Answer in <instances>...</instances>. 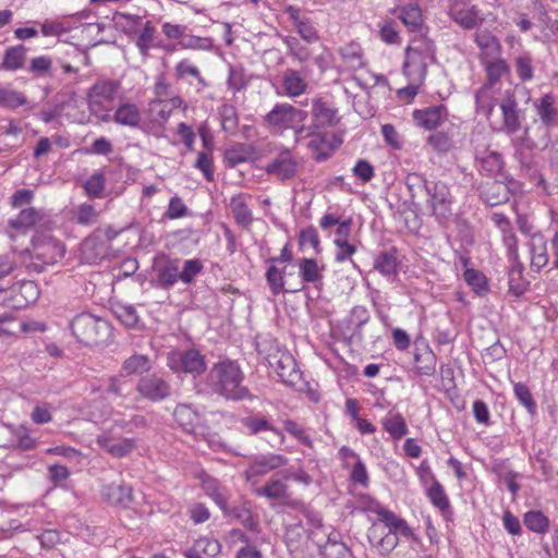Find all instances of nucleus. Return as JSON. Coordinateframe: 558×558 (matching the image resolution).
Listing matches in <instances>:
<instances>
[{
    "label": "nucleus",
    "mask_w": 558,
    "mask_h": 558,
    "mask_svg": "<svg viewBox=\"0 0 558 558\" xmlns=\"http://www.w3.org/2000/svg\"><path fill=\"white\" fill-rule=\"evenodd\" d=\"M244 374L232 360H222L214 364L208 373V384L214 393L231 401L253 400L254 396L243 385Z\"/></svg>",
    "instance_id": "f257e3e1"
},
{
    "label": "nucleus",
    "mask_w": 558,
    "mask_h": 558,
    "mask_svg": "<svg viewBox=\"0 0 558 558\" xmlns=\"http://www.w3.org/2000/svg\"><path fill=\"white\" fill-rule=\"evenodd\" d=\"M70 329L75 339L87 347L108 344L111 336V325L104 318L83 312L70 322Z\"/></svg>",
    "instance_id": "f03ea898"
},
{
    "label": "nucleus",
    "mask_w": 558,
    "mask_h": 558,
    "mask_svg": "<svg viewBox=\"0 0 558 558\" xmlns=\"http://www.w3.org/2000/svg\"><path fill=\"white\" fill-rule=\"evenodd\" d=\"M426 206L435 221L447 228L456 219L454 197L450 186L442 181H433L426 185Z\"/></svg>",
    "instance_id": "7ed1b4c3"
},
{
    "label": "nucleus",
    "mask_w": 558,
    "mask_h": 558,
    "mask_svg": "<svg viewBox=\"0 0 558 558\" xmlns=\"http://www.w3.org/2000/svg\"><path fill=\"white\" fill-rule=\"evenodd\" d=\"M39 298V289L33 280H22L11 287L0 286V305L12 310H22Z\"/></svg>",
    "instance_id": "20e7f679"
},
{
    "label": "nucleus",
    "mask_w": 558,
    "mask_h": 558,
    "mask_svg": "<svg viewBox=\"0 0 558 558\" xmlns=\"http://www.w3.org/2000/svg\"><path fill=\"white\" fill-rule=\"evenodd\" d=\"M514 159L519 163L520 175L530 181L531 184L542 185L545 180L539 171V165L533 146L521 142L518 137L513 140Z\"/></svg>",
    "instance_id": "39448f33"
},
{
    "label": "nucleus",
    "mask_w": 558,
    "mask_h": 558,
    "mask_svg": "<svg viewBox=\"0 0 558 558\" xmlns=\"http://www.w3.org/2000/svg\"><path fill=\"white\" fill-rule=\"evenodd\" d=\"M307 111L293 107L290 104H277L264 118L268 128L287 130L307 119Z\"/></svg>",
    "instance_id": "423d86ee"
},
{
    "label": "nucleus",
    "mask_w": 558,
    "mask_h": 558,
    "mask_svg": "<svg viewBox=\"0 0 558 558\" xmlns=\"http://www.w3.org/2000/svg\"><path fill=\"white\" fill-rule=\"evenodd\" d=\"M448 14L464 29H473L484 22L480 10L470 0H448Z\"/></svg>",
    "instance_id": "0eeeda50"
},
{
    "label": "nucleus",
    "mask_w": 558,
    "mask_h": 558,
    "mask_svg": "<svg viewBox=\"0 0 558 558\" xmlns=\"http://www.w3.org/2000/svg\"><path fill=\"white\" fill-rule=\"evenodd\" d=\"M265 172L280 181L294 178L299 171V162L289 150L281 151L264 168Z\"/></svg>",
    "instance_id": "6e6552de"
},
{
    "label": "nucleus",
    "mask_w": 558,
    "mask_h": 558,
    "mask_svg": "<svg viewBox=\"0 0 558 558\" xmlns=\"http://www.w3.org/2000/svg\"><path fill=\"white\" fill-rule=\"evenodd\" d=\"M109 250L102 233L93 232L81 244V257L85 263L96 265L109 255Z\"/></svg>",
    "instance_id": "1a4fd4ad"
},
{
    "label": "nucleus",
    "mask_w": 558,
    "mask_h": 558,
    "mask_svg": "<svg viewBox=\"0 0 558 558\" xmlns=\"http://www.w3.org/2000/svg\"><path fill=\"white\" fill-rule=\"evenodd\" d=\"M502 112L504 130L509 134H514L521 129L522 111L519 109L514 94L507 92L500 102Z\"/></svg>",
    "instance_id": "9d476101"
},
{
    "label": "nucleus",
    "mask_w": 558,
    "mask_h": 558,
    "mask_svg": "<svg viewBox=\"0 0 558 558\" xmlns=\"http://www.w3.org/2000/svg\"><path fill=\"white\" fill-rule=\"evenodd\" d=\"M272 359L275 362L271 363V365H274L282 383L288 386H296L301 381L302 373L298 368L296 362L291 354L282 353L278 357L274 355Z\"/></svg>",
    "instance_id": "9b49d317"
},
{
    "label": "nucleus",
    "mask_w": 558,
    "mask_h": 558,
    "mask_svg": "<svg viewBox=\"0 0 558 558\" xmlns=\"http://www.w3.org/2000/svg\"><path fill=\"white\" fill-rule=\"evenodd\" d=\"M288 463V458L281 454H267L255 457L244 475L251 482L253 477L262 476L269 471L277 470Z\"/></svg>",
    "instance_id": "f8f14e48"
},
{
    "label": "nucleus",
    "mask_w": 558,
    "mask_h": 558,
    "mask_svg": "<svg viewBox=\"0 0 558 558\" xmlns=\"http://www.w3.org/2000/svg\"><path fill=\"white\" fill-rule=\"evenodd\" d=\"M153 284L169 289L174 284V263L166 255H158L153 264Z\"/></svg>",
    "instance_id": "ddd939ff"
},
{
    "label": "nucleus",
    "mask_w": 558,
    "mask_h": 558,
    "mask_svg": "<svg viewBox=\"0 0 558 558\" xmlns=\"http://www.w3.org/2000/svg\"><path fill=\"white\" fill-rule=\"evenodd\" d=\"M447 108L442 105L414 110L413 112L415 123L429 131L439 126L447 119Z\"/></svg>",
    "instance_id": "4468645a"
},
{
    "label": "nucleus",
    "mask_w": 558,
    "mask_h": 558,
    "mask_svg": "<svg viewBox=\"0 0 558 558\" xmlns=\"http://www.w3.org/2000/svg\"><path fill=\"white\" fill-rule=\"evenodd\" d=\"M481 198L488 206H497L509 201L510 190L506 183L497 180H490L481 185Z\"/></svg>",
    "instance_id": "2eb2a0df"
},
{
    "label": "nucleus",
    "mask_w": 558,
    "mask_h": 558,
    "mask_svg": "<svg viewBox=\"0 0 558 558\" xmlns=\"http://www.w3.org/2000/svg\"><path fill=\"white\" fill-rule=\"evenodd\" d=\"M282 478H270L263 487L256 488L254 493L259 497H265L269 500H281L288 498L287 481L291 478V473L288 471L281 472Z\"/></svg>",
    "instance_id": "dca6fc26"
},
{
    "label": "nucleus",
    "mask_w": 558,
    "mask_h": 558,
    "mask_svg": "<svg viewBox=\"0 0 558 558\" xmlns=\"http://www.w3.org/2000/svg\"><path fill=\"white\" fill-rule=\"evenodd\" d=\"M550 128L534 121L533 125L526 126L523 135L518 138L536 149H545L550 143Z\"/></svg>",
    "instance_id": "f3484780"
},
{
    "label": "nucleus",
    "mask_w": 558,
    "mask_h": 558,
    "mask_svg": "<svg viewBox=\"0 0 558 558\" xmlns=\"http://www.w3.org/2000/svg\"><path fill=\"white\" fill-rule=\"evenodd\" d=\"M137 389L143 396L151 400L163 399L170 393V386L156 375L143 377L137 385Z\"/></svg>",
    "instance_id": "a211bd4d"
},
{
    "label": "nucleus",
    "mask_w": 558,
    "mask_h": 558,
    "mask_svg": "<svg viewBox=\"0 0 558 558\" xmlns=\"http://www.w3.org/2000/svg\"><path fill=\"white\" fill-rule=\"evenodd\" d=\"M312 114L314 118V125L317 130L320 128L333 126L339 122L337 109L318 98L313 100Z\"/></svg>",
    "instance_id": "6ab92c4d"
},
{
    "label": "nucleus",
    "mask_w": 558,
    "mask_h": 558,
    "mask_svg": "<svg viewBox=\"0 0 558 558\" xmlns=\"http://www.w3.org/2000/svg\"><path fill=\"white\" fill-rule=\"evenodd\" d=\"M301 281L287 290L289 293L299 292L304 288V283H314L322 279V274L318 269L316 259L314 258H302L299 262Z\"/></svg>",
    "instance_id": "aec40b11"
},
{
    "label": "nucleus",
    "mask_w": 558,
    "mask_h": 558,
    "mask_svg": "<svg viewBox=\"0 0 558 558\" xmlns=\"http://www.w3.org/2000/svg\"><path fill=\"white\" fill-rule=\"evenodd\" d=\"M180 369L184 373L201 375L206 371L205 357L196 349H186L180 355Z\"/></svg>",
    "instance_id": "412c9836"
},
{
    "label": "nucleus",
    "mask_w": 558,
    "mask_h": 558,
    "mask_svg": "<svg viewBox=\"0 0 558 558\" xmlns=\"http://www.w3.org/2000/svg\"><path fill=\"white\" fill-rule=\"evenodd\" d=\"M64 254V245L53 239H49L36 247V257L46 265L58 263L63 258Z\"/></svg>",
    "instance_id": "4be33fe9"
},
{
    "label": "nucleus",
    "mask_w": 558,
    "mask_h": 558,
    "mask_svg": "<svg viewBox=\"0 0 558 558\" xmlns=\"http://www.w3.org/2000/svg\"><path fill=\"white\" fill-rule=\"evenodd\" d=\"M119 85V82L116 81H98L95 83L87 94L89 108L93 109L100 105L98 98L113 100Z\"/></svg>",
    "instance_id": "5701e85b"
},
{
    "label": "nucleus",
    "mask_w": 558,
    "mask_h": 558,
    "mask_svg": "<svg viewBox=\"0 0 558 558\" xmlns=\"http://www.w3.org/2000/svg\"><path fill=\"white\" fill-rule=\"evenodd\" d=\"M250 502L244 501L242 507H229L228 502L226 504V510H222L225 515L232 517L235 520L240 521L244 527L252 532L259 533V523L254 518L250 507Z\"/></svg>",
    "instance_id": "b1692460"
},
{
    "label": "nucleus",
    "mask_w": 558,
    "mask_h": 558,
    "mask_svg": "<svg viewBox=\"0 0 558 558\" xmlns=\"http://www.w3.org/2000/svg\"><path fill=\"white\" fill-rule=\"evenodd\" d=\"M97 444L113 457L121 458L129 454L134 448L132 439H113L108 435L97 437Z\"/></svg>",
    "instance_id": "393cba45"
},
{
    "label": "nucleus",
    "mask_w": 558,
    "mask_h": 558,
    "mask_svg": "<svg viewBox=\"0 0 558 558\" xmlns=\"http://www.w3.org/2000/svg\"><path fill=\"white\" fill-rule=\"evenodd\" d=\"M104 497L112 505L129 507L133 500L132 488L126 485L112 483L102 488Z\"/></svg>",
    "instance_id": "a878e982"
},
{
    "label": "nucleus",
    "mask_w": 558,
    "mask_h": 558,
    "mask_svg": "<svg viewBox=\"0 0 558 558\" xmlns=\"http://www.w3.org/2000/svg\"><path fill=\"white\" fill-rule=\"evenodd\" d=\"M221 545L217 539L199 538L194 546L185 553L186 558H215L219 555Z\"/></svg>",
    "instance_id": "bb28decb"
},
{
    "label": "nucleus",
    "mask_w": 558,
    "mask_h": 558,
    "mask_svg": "<svg viewBox=\"0 0 558 558\" xmlns=\"http://www.w3.org/2000/svg\"><path fill=\"white\" fill-rule=\"evenodd\" d=\"M536 113L541 121L538 123L553 126L558 121V110L555 107L554 97L549 94L544 95L535 102Z\"/></svg>",
    "instance_id": "cd10ccee"
},
{
    "label": "nucleus",
    "mask_w": 558,
    "mask_h": 558,
    "mask_svg": "<svg viewBox=\"0 0 558 558\" xmlns=\"http://www.w3.org/2000/svg\"><path fill=\"white\" fill-rule=\"evenodd\" d=\"M340 141L333 145L329 141V135L327 133L315 131L312 135L311 141L308 143V147L316 154L317 160L327 159L330 154L340 145Z\"/></svg>",
    "instance_id": "c85d7f7f"
},
{
    "label": "nucleus",
    "mask_w": 558,
    "mask_h": 558,
    "mask_svg": "<svg viewBox=\"0 0 558 558\" xmlns=\"http://www.w3.org/2000/svg\"><path fill=\"white\" fill-rule=\"evenodd\" d=\"M474 39L485 57L496 58L499 54L500 44L498 39L487 29L475 32Z\"/></svg>",
    "instance_id": "c756f323"
},
{
    "label": "nucleus",
    "mask_w": 558,
    "mask_h": 558,
    "mask_svg": "<svg viewBox=\"0 0 558 558\" xmlns=\"http://www.w3.org/2000/svg\"><path fill=\"white\" fill-rule=\"evenodd\" d=\"M476 112L489 118L496 106L492 84H484L475 94Z\"/></svg>",
    "instance_id": "7c9ffc66"
},
{
    "label": "nucleus",
    "mask_w": 558,
    "mask_h": 558,
    "mask_svg": "<svg viewBox=\"0 0 558 558\" xmlns=\"http://www.w3.org/2000/svg\"><path fill=\"white\" fill-rule=\"evenodd\" d=\"M134 23L137 26L134 31V34L136 35V45L141 52L145 54L154 38L155 28L151 26L150 22L143 23V19L141 16H134Z\"/></svg>",
    "instance_id": "2f4dec72"
},
{
    "label": "nucleus",
    "mask_w": 558,
    "mask_h": 558,
    "mask_svg": "<svg viewBox=\"0 0 558 558\" xmlns=\"http://www.w3.org/2000/svg\"><path fill=\"white\" fill-rule=\"evenodd\" d=\"M174 110V100H151L149 104L148 114L151 122L163 124Z\"/></svg>",
    "instance_id": "473e14b6"
},
{
    "label": "nucleus",
    "mask_w": 558,
    "mask_h": 558,
    "mask_svg": "<svg viewBox=\"0 0 558 558\" xmlns=\"http://www.w3.org/2000/svg\"><path fill=\"white\" fill-rule=\"evenodd\" d=\"M383 427L393 439H401L409 432L405 420L400 413H389L383 420Z\"/></svg>",
    "instance_id": "72a5a7b5"
},
{
    "label": "nucleus",
    "mask_w": 558,
    "mask_h": 558,
    "mask_svg": "<svg viewBox=\"0 0 558 558\" xmlns=\"http://www.w3.org/2000/svg\"><path fill=\"white\" fill-rule=\"evenodd\" d=\"M243 425L248 428L250 433L252 435H256L260 432L270 430L275 435L280 437V444H283L284 441V435L282 432L275 426H272L268 420H266L263 416H248L243 418L242 421Z\"/></svg>",
    "instance_id": "f704fd0d"
},
{
    "label": "nucleus",
    "mask_w": 558,
    "mask_h": 558,
    "mask_svg": "<svg viewBox=\"0 0 558 558\" xmlns=\"http://www.w3.org/2000/svg\"><path fill=\"white\" fill-rule=\"evenodd\" d=\"M25 51L26 49L23 45H17L7 49L1 63V69L9 71L21 69L25 62Z\"/></svg>",
    "instance_id": "c9c22d12"
},
{
    "label": "nucleus",
    "mask_w": 558,
    "mask_h": 558,
    "mask_svg": "<svg viewBox=\"0 0 558 558\" xmlns=\"http://www.w3.org/2000/svg\"><path fill=\"white\" fill-rule=\"evenodd\" d=\"M378 515L380 520L390 529V531L393 532L395 535L397 532L404 536L412 535V531L408 523L403 519L397 517L392 511L383 509L378 511Z\"/></svg>",
    "instance_id": "e433bc0d"
},
{
    "label": "nucleus",
    "mask_w": 558,
    "mask_h": 558,
    "mask_svg": "<svg viewBox=\"0 0 558 558\" xmlns=\"http://www.w3.org/2000/svg\"><path fill=\"white\" fill-rule=\"evenodd\" d=\"M114 120L119 124L136 126L141 121V114L135 105L124 104L117 109Z\"/></svg>",
    "instance_id": "4c0bfd02"
},
{
    "label": "nucleus",
    "mask_w": 558,
    "mask_h": 558,
    "mask_svg": "<svg viewBox=\"0 0 558 558\" xmlns=\"http://www.w3.org/2000/svg\"><path fill=\"white\" fill-rule=\"evenodd\" d=\"M201 480L202 488L204 489L205 494L209 496L221 510H226L228 498L220 492L217 480L206 474L201 476Z\"/></svg>",
    "instance_id": "58836bf2"
},
{
    "label": "nucleus",
    "mask_w": 558,
    "mask_h": 558,
    "mask_svg": "<svg viewBox=\"0 0 558 558\" xmlns=\"http://www.w3.org/2000/svg\"><path fill=\"white\" fill-rule=\"evenodd\" d=\"M399 19L411 31L415 32L422 26V12L418 5L409 4L401 9Z\"/></svg>",
    "instance_id": "ea45409f"
},
{
    "label": "nucleus",
    "mask_w": 558,
    "mask_h": 558,
    "mask_svg": "<svg viewBox=\"0 0 558 558\" xmlns=\"http://www.w3.org/2000/svg\"><path fill=\"white\" fill-rule=\"evenodd\" d=\"M283 86L289 96H299L305 90L306 83L298 71L287 70L283 75Z\"/></svg>",
    "instance_id": "a19ab883"
},
{
    "label": "nucleus",
    "mask_w": 558,
    "mask_h": 558,
    "mask_svg": "<svg viewBox=\"0 0 558 558\" xmlns=\"http://www.w3.org/2000/svg\"><path fill=\"white\" fill-rule=\"evenodd\" d=\"M340 54L350 68L360 69L363 66V52L359 44L353 41L347 44L340 48Z\"/></svg>",
    "instance_id": "79ce46f5"
},
{
    "label": "nucleus",
    "mask_w": 558,
    "mask_h": 558,
    "mask_svg": "<svg viewBox=\"0 0 558 558\" xmlns=\"http://www.w3.org/2000/svg\"><path fill=\"white\" fill-rule=\"evenodd\" d=\"M198 422V415L185 404L177 405V423L182 429L190 434Z\"/></svg>",
    "instance_id": "37998d69"
},
{
    "label": "nucleus",
    "mask_w": 558,
    "mask_h": 558,
    "mask_svg": "<svg viewBox=\"0 0 558 558\" xmlns=\"http://www.w3.org/2000/svg\"><path fill=\"white\" fill-rule=\"evenodd\" d=\"M221 128L225 132L234 133L239 125L236 109L233 105L225 104L219 108Z\"/></svg>",
    "instance_id": "c03bdc74"
},
{
    "label": "nucleus",
    "mask_w": 558,
    "mask_h": 558,
    "mask_svg": "<svg viewBox=\"0 0 558 558\" xmlns=\"http://www.w3.org/2000/svg\"><path fill=\"white\" fill-rule=\"evenodd\" d=\"M523 265L515 263L509 270V290L517 296H520L526 290L529 282L522 278Z\"/></svg>",
    "instance_id": "a18cd8bd"
},
{
    "label": "nucleus",
    "mask_w": 558,
    "mask_h": 558,
    "mask_svg": "<svg viewBox=\"0 0 558 558\" xmlns=\"http://www.w3.org/2000/svg\"><path fill=\"white\" fill-rule=\"evenodd\" d=\"M397 266V257L392 252L380 253L374 262V268L385 276L395 275Z\"/></svg>",
    "instance_id": "49530a36"
},
{
    "label": "nucleus",
    "mask_w": 558,
    "mask_h": 558,
    "mask_svg": "<svg viewBox=\"0 0 558 558\" xmlns=\"http://www.w3.org/2000/svg\"><path fill=\"white\" fill-rule=\"evenodd\" d=\"M524 525L536 533H545L548 530L549 521L541 511H529L523 518Z\"/></svg>",
    "instance_id": "de8ad7c7"
},
{
    "label": "nucleus",
    "mask_w": 558,
    "mask_h": 558,
    "mask_svg": "<svg viewBox=\"0 0 558 558\" xmlns=\"http://www.w3.org/2000/svg\"><path fill=\"white\" fill-rule=\"evenodd\" d=\"M433 485L427 489V496L430 502L440 511H446L450 507L448 496L445 493L442 485L433 477Z\"/></svg>",
    "instance_id": "09e8293b"
},
{
    "label": "nucleus",
    "mask_w": 558,
    "mask_h": 558,
    "mask_svg": "<svg viewBox=\"0 0 558 558\" xmlns=\"http://www.w3.org/2000/svg\"><path fill=\"white\" fill-rule=\"evenodd\" d=\"M113 314L125 327L135 328L140 323L138 314L133 305H117Z\"/></svg>",
    "instance_id": "8fccbe9b"
},
{
    "label": "nucleus",
    "mask_w": 558,
    "mask_h": 558,
    "mask_svg": "<svg viewBox=\"0 0 558 558\" xmlns=\"http://www.w3.org/2000/svg\"><path fill=\"white\" fill-rule=\"evenodd\" d=\"M284 269L280 270L275 265L268 267L266 272V279L270 287L271 292L278 295L281 292H288L289 288H284Z\"/></svg>",
    "instance_id": "3c124183"
},
{
    "label": "nucleus",
    "mask_w": 558,
    "mask_h": 558,
    "mask_svg": "<svg viewBox=\"0 0 558 558\" xmlns=\"http://www.w3.org/2000/svg\"><path fill=\"white\" fill-rule=\"evenodd\" d=\"M27 102L26 97L16 90L0 88V106L9 109H15Z\"/></svg>",
    "instance_id": "603ef678"
},
{
    "label": "nucleus",
    "mask_w": 558,
    "mask_h": 558,
    "mask_svg": "<svg viewBox=\"0 0 558 558\" xmlns=\"http://www.w3.org/2000/svg\"><path fill=\"white\" fill-rule=\"evenodd\" d=\"M230 207L239 225L246 227L252 222L251 210L240 197H233Z\"/></svg>",
    "instance_id": "864d4df0"
},
{
    "label": "nucleus",
    "mask_w": 558,
    "mask_h": 558,
    "mask_svg": "<svg viewBox=\"0 0 558 558\" xmlns=\"http://www.w3.org/2000/svg\"><path fill=\"white\" fill-rule=\"evenodd\" d=\"M39 215L34 208L22 209L19 216L9 220V226L13 229H25L34 226Z\"/></svg>",
    "instance_id": "5fc2aeb1"
},
{
    "label": "nucleus",
    "mask_w": 558,
    "mask_h": 558,
    "mask_svg": "<svg viewBox=\"0 0 558 558\" xmlns=\"http://www.w3.org/2000/svg\"><path fill=\"white\" fill-rule=\"evenodd\" d=\"M203 268L204 266L201 259H189L184 263L181 272H177V279H180L185 283H191Z\"/></svg>",
    "instance_id": "6e6d98bb"
},
{
    "label": "nucleus",
    "mask_w": 558,
    "mask_h": 558,
    "mask_svg": "<svg viewBox=\"0 0 558 558\" xmlns=\"http://www.w3.org/2000/svg\"><path fill=\"white\" fill-rule=\"evenodd\" d=\"M463 277L477 294L487 292V280L481 271L470 268L464 271Z\"/></svg>",
    "instance_id": "4d7b16f0"
},
{
    "label": "nucleus",
    "mask_w": 558,
    "mask_h": 558,
    "mask_svg": "<svg viewBox=\"0 0 558 558\" xmlns=\"http://www.w3.org/2000/svg\"><path fill=\"white\" fill-rule=\"evenodd\" d=\"M427 143L438 154H446L453 146L451 137L448 134L444 133V132H436V133L430 134L427 137Z\"/></svg>",
    "instance_id": "13d9d810"
},
{
    "label": "nucleus",
    "mask_w": 558,
    "mask_h": 558,
    "mask_svg": "<svg viewBox=\"0 0 558 558\" xmlns=\"http://www.w3.org/2000/svg\"><path fill=\"white\" fill-rule=\"evenodd\" d=\"M123 368L128 374L143 373L150 368V361L146 355H132L124 361Z\"/></svg>",
    "instance_id": "bf43d9fd"
},
{
    "label": "nucleus",
    "mask_w": 558,
    "mask_h": 558,
    "mask_svg": "<svg viewBox=\"0 0 558 558\" xmlns=\"http://www.w3.org/2000/svg\"><path fill=\"white\" fill-rule=\"evenodd\" d=\"M531 56L524 53L515 59L514 68L521 81H530L533 77V65Z\"/></svg>",
    "instance_id": "052dcab7"
},
{
    "label": "nucleus",
    "mask_w": 558,
    "mask_h": 558,
    "mask_svg": "<svg viewBox=\"0 0 558 558\" xmlns=\"http://www.w3.org/2000/svg\"><path fill=\"white\" fill-rule=\"evenodd\" d=\"M194 167L201 170L205 179L209 182L214 181L213 157L211 153L201 151L197 155Z\"/></svg>",
    "instance_id": "680f3d73"
},
{
    "label": "nucleus",
    "mask_w": 558,
    "mask_h": 558,
    "mask_svg": "<svg viewBox=\"0 0 558 558\" xmlns=\"http://www.w3.org/2000/svg\"><path fill=\"white\" fill-rule=\"evenodd\" d=\"M514 395L518 400L526 408L529 413L534 414L536 410V403L532 397L529 387L522 383L514 385Z\"/></svg>",
    "instance_id": "e2e57ef3"
},
{
    "label": "nucleus",
    "mask_w": 558,
    "mask_h": 558,
    "mask_svg": "<svg viewBox=\"0 0 558 558\" xmlns=\"http://www.w3.org/2000/svg\"><path fill=\"white\" fill-rule=\"evenodd\" d=\"M480 162L482 170L489 173L498 172L504 166L502 156L497 151L488 153L480 159Z\"/></svg>",
    "instance_id": "0e129e2a"
},
{
    "label": "nucleus",
    "mask_w": 558,
    "mask_h": 558,
    "mask_svg": "<svg viewBox=\"0 0 558 558\" xmlns=\"http://www.w3.org/2000/svg\"><path fill=\"white\" fill-rule=\"evenodd\" d=\"M487 76L488 82L486 84H492V87L494 84L506 73L508 72L509 68L505 60L497 59L493 62H489L487 64Z\"/></svg>",
    "instance_id": "69168bd1"
},
{
    "label": "nucleus",
    "mask_w": 558,
    "mask_h": 558,
    "mask_svg": "<svg viewBox=\"0 0 558 558\" xmlns=\"http://www.w3.org/2000/svg\"><path fill=\"white\" fill-rule=\"evenodd\" d=\"M299 243L301 246L311 245L316 253L320 251V242L318 238L317 230L314 227H307L300 232Z\"/></svg>",
    "instance_id": "338daca9"
},
{
    "label": "nucleus",
    "mask_w": 558,
    "mask_h": 558,
    "mask_svg": "<svg viewBox=\"0 0 558 558\" xmlns=\"http://www.w3.org/2000/svg\"><path fill=\"white\" fill-rule=\"evenodd\" d=\"M352 171L364 183L369 182L375 175L374 167L364 159L357 160Z\"/></svg>",
    "instance_id": "774afa93"
}]
</instances>
